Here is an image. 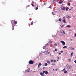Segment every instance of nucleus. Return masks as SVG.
<instances>
[{"instance_id":"ea45409f","label":"nucleus","mask_w":76,"mask_h":76,"mask_svg":"<svg viewBox=\"0 0 76 76\" xmlns=\"http://www.w3.org/2000/svg\"><path fill=\"white\" fill-rule=\"evenodd\" d=\"M74 37H76V34H75V35L74 36Z\"/></svg>"},{"instance_id":"c756f323","label":"nucleus","mask_w":76,"mask_h":76,"mask_svg":"<svg viewBox=\"0 0 76 76\" xmlns=\"http://www.w3.org/2000/svg\"><path fill=\"white\" fill-rule=\"evenodd\" d=\"M56 60H54L53 61V62H54V63H56Z\"/></svg>"},{"instance_id":"bb28decb","label":"nucleus","mask_w":76,"mask_h":76,"mask_svg":"<svg viewBox=\"0 0 76 76\" xmlns=\"http://www.w3.org/2000/svg\"><path fill=\"white\" fill-rule=\"evenodd\" d=\"M38 8L37 7L36 8V10H38Z\"/></svg>"},{"instance_id":"a19ab883","label":"nucleus","mask_w":76,"mask_h":76,"mask_svg":"<svg viewBox=\"0 0 76 76\" xmlns=\"http://www.w3.org/2000/svg\"><path fill=\"white\" fill-rule=\"evenodd\" d=\"M39 65H38V67H39Z\"/></svg>"},{"instance_id":"5fc2aeb1","label":"nucleus","mask_w":76,"mask_h":76,"mask_svg":"<svg viewBox=\"0 0 76 76\" xmlns=\"http://www.w3.org/2000/svg\"><path fill=\"white\" fill-rule=\"evenodd\" d=\"M38 6H37V7H38Z\"/></svg>"},{"instance_id":"79ce46f5","label":"nucleus","mask_w":76,"mask_h":76,"mask_svg":"<svg viewBox=\"0 0 76 76\" xmlns=\"http://www.w3.org/2000/svg\"><path fill=\"white\" fill-rule=\"evenodd\" d=\"M66 54H67V52H66Z\"/></svg>"},{"instance_id":"9b49d317","label":"nucleus","mask_w":76,"mask_h":76,"mask_svg":"<svg viewBox=\"0 0 76 76\" xmlns=\"http://www.w3.org/2000/svg\"><path fill=\"white\" fill-rule=\"evenodd\" d=\"M34 23H33V21H32L31 23L30 24L31 25H33Z\"/></svg>"},{"instance_id":"1a4fd4ad","label":"nucleus","mask_w":76,"mask_h":76,"mask_svg":"<svg viewBox=\"0 0 76 76\" xmlns=\"http://www.w3.org/2000/svg\"><path fill=\"white\" fill-rule=\"evenodd\" d=\"M47 63L48 64H50V62L49 61H47Z\"/></svg>"},{"instance_id":"a878e982","label":"nucleus","mask_w":76,"mask_h":76,"mask_svg":"<svg viewBox=\"0 0 76 76\" xmlns=\"http://www.w3.org/2000/svg\"><path fill=\"white\" fill-rule=\"evenodd\" d=\"M50 54V52H48L46 53V54Z\"/></svg>"},{"instance_id":"58836bf2","label":"nucleus","mask_w":76,"mask_h":76,"mask_svg":"<svg viewBox=\"0 0 76 76\" xmlns=\"http://www.w3.org/2000/svg\"><path fill=\"white\" fill-rule=\"evenodd\" d=\"M63 26H61V28H63Z\"/></svg>"},{"instance_id":"a18cd8bd","label":"nucleus","mask_w":76,"mask_h":76,"mask_svg":"<svg viewBox=\"0 0 76 76\" xmlns=\"http://www.w3.org/2000/svg\"><path fill=\"white\" fill-rule=\"evenodd\" d=\"M32 3H34V1H32Z\"/></svg>"},{"instance_id":"f8f14e48","label":"nucleus","mask_w":76,"mask_h":76,"mask_svg":"<svg viewBox=\"0 0 76 76\" xmlns=\"http://www.w3.org/2000/svg\"><path fill=\"white\" fill-rule=\"evenodd\" d=\"M71 18V17L70 16H68L67 17V18L68 19H70V18Z\"/></svg>"},{"instance_id":"4c0bfd02","label":"nucleus","mask_w":76,"mask_h":76,"mask_svg":"<svg viewBox=\"0 0 76 76\" xmlns=\"http://www.w3.org/2000/svg\"><path fill=\"white\" fill-rule=\"evenodd\" d=\"M55 51H57V49H55Z\"/></svg>"},{"instance_id":"c03bdc74","label":"nucleus","mask_w":76,"mask_h":76,"mask_svg":"<svg viewBox=\"0 0 76 76\" xmlns=\"http://www.w3.org/2000/svg\"><path fill=\"white\" fill-rule=\"evenodd\" d=\"M44 68H45V67H43V69H44Z\"/></svg>"},{"instance_id":"de8ad7c7","label":"nucleus","mask_w":76,"mask_h":76,"mask_svg":"<svg viewBox=\"0 0 76 76\" xmlns=\"http://www.w3.org/2000/svg\"><path fill=\"white\" fill-rule=\"evenodd\" d=\"M56 71H57V69H56Z\"/></svg>"},{"instance_id":"49530a36","label":"nucleus","mask_w":76,"mask_h":76,"mask_svg":"<svg viewBox=\"0 0 76 76\" xmlns=\"http://www.w3.org/2000/svg\"><path fill=\"white\" fill-rule=\"evenodd\" d=\"M48 50H47L46 52H48Z\"/></svg>"},{"instance_id":"412c9836","label":"nucleus","mask_w":76,"mask_h":76,"mask_svg":"<svg viewBox=\"0 0 76 76\" xmlns=\"http://www.w3.org/2000/svg\"><path fill=\"white\" fill-rule=\"evenodd\" d=\"M46 47V46H45L43 47V49H45V47Z\"/></svg>"},{"instance_id":"f3484780","label":"nucleus","mask_w":76,"mask_h":76,"mask_svg":"<svg viewBox=\"0 0 76 76\" xmlns=\"http://www.w3.org/2000/svg\"><path fill=\"white\" fill-rule=\"evenodd\" d=\"M48 65V64H47V63H46L45 64V66H47Z\"/></svg>"},{"instance_id":"aec40b11","label":"nucleus","mask_w":76,"mask_h":76,"mask_svg":"<svg viewBox=\"0 0 76 76\" xmlns=\"http://www.w3.org/2000/svg\"><path fill=\"white\" fill-rule=\"evenodd\" d=\"M52 65H53V66H55V65H56V64L54 63H53L52 64Z\"/></svg>"},{"instance_id":"37998d69","label":"nucleus","mask_w":76,"mask_h":76,"mask_svg":"<svg viewBox=\"0 0 76 76\" xmlns=\"http://www.w3.org/2000/svg\"><path fill=\"white\" fill-rule=\"evenodd\" d=\"M59 55H61V53H59Z\"/></svg>"},{"instance_id":"ddd939ff","label":"nucleus","mask_w":76,"mask_h":76,"mask_svg":"<svg viewBox=\"0 0 76 76\" xmlns=\"http://www.w3.org/2000/svg\"><path fill=\"white\" fill-rule=\"evenodd\" d=\"M31 6H32L33 7H34V4H33V3H32L31 4Z\"/></svg>"},{"instance_id":"e433bc0d","label":"nucleus","mask_w":76,"mask_h":76,"mask_svg":"<svg viewBox=\"0 0 76 76\" xmlns=\"http://www.w3.org/2000/svg\"><path fill=\"white\" fill-rule=\"evenodd\" d=\"M74 62H75V63H76V60Z\"/></svg>"},{"instance_id":"5701e85b","label":"nucleus","mask_w":76,"mask_h":76,"mask_svg":"<svg viewBox=\"0 0 76 76\" xmlns=\"http://www.w3.org/2000/svg\"><path fill=\"white\" fill-rule=\"evenodd\" d=\"M59 3H60V4H61L62 3V1H59Z\"/></svg>"},{"instance_id":"f704fd0d","label":"nucleus","mask_w":76,"mask_h":76,"mask_svg":"<svg viewBox=\"0 0 76 76\" xmlns=\"http://www.w3.org/2000/svg\"><path fill=\"white\" fill-rule=\"evenodd\" d=\"M59 59V57H58L57 58V60H58Z\"/></svg>"},{"instance_id":"3c124183","label":"nucleus","mask_w":76,"mask_h":76,"mask_svg":"<svg viewBox=\"0 0 76 76\" xmlns=\"http://www.w3.org/2000/svg\"><path fill=\"white\" fill-rule=\"evenodd\" d=\"M71 10V9H69V10Z\"/></svg>"},{"instance_id":"a211bd4d","label":"nucleus","mask_w":76,"mask_h":76,"mask_svg":"<svg viewBox=\"0 0 76 76\" xmlns=\"http://www.w3.org/2000/svg\"><path fill=\"white\" fill-rule=\"evenodd\" d=\"M58 20H59V21L60 22V21H61V19L60 18L59 19H58Z\"/></svg>"},{"instance_id":"9d476101","label":"nucleus","mask_w":76,"mask_h":76,"mask_svg":"<svg viewBox=\"0 0 76 76\" xmlns=\"http://www.w3.org/2000/svg\"><path fill=\"white\" fill-rule=\"evenodd\" d=\"M66 20L65 19H64V20H63V22H64V23H66V21H65Z\"/></svg>"},{"instance_id":"7ed1b4c3","label":"nucleus","mask_w":76,"mask_h":76,"mask_svg":"<svg viewBox=\"0 0 76 76\" xmlns=\"http://www.w3.org/2000/svg\"><path fill=\"white\" fill-rule=\"evenodd\" d=\"M43 73H45V74H46V75L48 74V72L47 71H43Z\"/></svg>"},{"instance_id":"09e8293b","label":"nucleus","mask_w":76,"mask_h":76,"mask_svg":"<svg viewBox=\"0 0 76 76\" xmlns=\"http://www.w3.org/2000/svg\"><path fill=\"white\" fill-rule=\"evenodd\" d=\"M71 41H72V39H70Z\"/></svg>"},{"instance_id":"0eeeda50","label":"nucleus","mask_w":76,"mask_h":76,"mask_svg":"<svg viewBox=\"0 0 76 76\" xmlns=\"http://www.w3.org/2000/svg\"><path fill=\"white\" fill-rule=\"evenodd\" d=\"M17 22L16 21H15V20L14 21V24H17Z\"/></svg>"},{"instance_id":"f257e3e1","label":"nucleus","mask_w":76,"mask_h":76,"mask_svg":"<svg viewBox=\"0 0 76 76\" xmlns=\"http://www.w3.org/2000/svg\"><path fill=\"white\" fill-rule=\"evenodd\" d=\"M28 63L30 64H34V61L32 60H30L29 61Z\"/></svg>"},{"instance_id":"393cba45","label":"nucleus","mask_w":76,"mask_h":76,"mask_svg":"<svg viewBox=\"0 0 76 76\" xmlns=\"http://www.w3.org/2000/svg\"><path fill=\"white\" fill-rule=\"evenodd\" d=\"M53 60H50V61H51V62H52V63L53 62Z\"/></svg>"},{"instance_id":"473e14b6","label":"nucleus","mask_w":76,"mask_h":76,"mask_svg":"<svg viewBox=\"0 0 76 76\" xmlns=\"http://www.w3.org/2000/svg\"><path fill=\"white\" fill-rule=\"evenodd\" d=\"M61 53H63V50H61Z\"/></svg>"},{"instance_id":"8fccbe9b","label":"nucleus","mask_w":76,"mask_h":76,"mask_svg":"<svg viewBox=\"0 0 76 76\" xmlns=\"http://www.w3.org/2000/svg\"><path fill=\"white\" fill-rule=\"evenodd\" d=\"M53 70H54V69H53Z\"/></svg>"},{"instance_id":"b1692460","label":"nucleus","mask_w":76,"mask_h":76,"mask_svg":"<svg viewBox=\"0 0 76 76\" xmlns=\"http://www.w3.org/2000/svg\"><path fill=\"white\" fill-rule=\"evenodd\" d=\"M68 61H71V59H69Z\"/></svg>"},{"instance_id":"6e6552de","label":"nucleus","mask_w":76,"mask_h":76,"mask_svg":"<svg viewBox=\"0 0 76 76\" xmlns=\"http://www.w3.org/2000/svg\"><path fill=\"white\" fill-rule=\"evenodd\" d=\"M66 26L68 28H71V26L70 25H67Z\"/></svg>"},{"instance_id":"cd10ccee","label":"nucleus","mask_w":76,"mask_h":76,"mask_svg":"<svg viewBox=\"0 0 76 76\" xmlns=\"http://www.w3.org/2000/svg\"><path fill=\"white\" fill-rule=\"evenodd\" d=\"M54 45H55L57 46V43H55L54 44Z\"/></svg>"},{"instance_id":"2f4dec72","label":"nucleus","mask_w":76,"mask_h":76,"mask_svg":"<svg viewBox=\"0 0 76 76\" xmlns=\"http://www.w3.org/2000/svg\"><path fill=\"white\" fill-rule=\"evenodd\" d=\"M48 43H47L46 44V45H48Z\"/></svg>"},{"instance_id":"dca6fc26","label":"nucleus","mask_w":76,"mask_h":76,"mask_svg":"<svg viewBox=\"0 0 76 76\" xmlns=\"http://www.w3.org/2000/svg\"><path fill=\"white\" fill-rule=\"evenodd\" d=\"M67 71H66V70H65L64 71V73H67Z\"/></svg>"},{"instance_id":"39448f33","label":"nucleus","mask_w":76,"mask_h":76,"mask_svg":"<svg viewBox=\"0 0 76 76\" xmlns=\"http://www.w3.org/2000/svg\"><path fill=\"white\" fill-rule=\"evenodd\" d=\"M60 32L61 33H62V34H65V32H64V31L63 30L60 31Z\"/></svg>"},{"instance_id":"c85d7f7f","label":"nucleus","mask_w":76,"mask_h":76,"mask_svg":"<svg viewBox=\"0 0 76 76\" xmlns=\"http://www.w3.org/2000/svg\"><path fill=\"white\" fill-rule=\"evenodd\" d=\"M71 56H73V52H72V53H71Z\"/></svg>"},{"instance_id":"2eb2a0df","label":"nucleus","mask_w":76,"mask_h":76,"mask_svg":"<svg viewBox=\"0 0 76 76\" xmlns=\"http://www.w3.org/2000/svg\"><path fill=\"white\" fill-rule=\"evenodd\" d=\"M69 9V7H67V8H66V11H67V10H68V9Z\"/></svg>"},{"instance_id":"20e7f679","label":"nucleus","mask_w":76,"mask_h":76,"mask_svg":"<svg viewBox=\"0 0 76 76\" xmlns=\"http://www.w3.org/2000/svg\"><path fill=\"white\" fill-rule=\"evenodd\" d=\"M61 10H64L65 9V7H61Z\"/></svg>"},{"instance_id":"72a5a7b5","label":"nucleus","mask_w":76,"mask_h":76,"mask_svg":"<svg viewBox=\"0 0 76 76\" xmlns=\"http://www.w3.org/2000/svg\"><path fill=\"white\" fill-rule=\"evenodd\" d=\"M49 8H50V9H51V6H50L49 7Z\"/></svg>"},{"instance_id":"4be33fe9","label":"nucleus","mask_w":76,"mask_h":76,"mask_svg":"<svg viewBox=\"0 0 76 76\" xmlns=\"http://www.w3.org/2000/svg\"><path fill=\"white\" fill-rule=\"evenodd\" d=\"M39 66H41V65H42V64H41V63H39Z\"/></svg>"},{"instance_id":"f03ea898","label":"nucleus","mask_w":76,"mask_h":76,"mask_svg":"<svg viewBox=\"0 0 76 76\" xmlns=\"http://www.w3.org/2000/svg\"><path fill=\"white\" fill-rule=\"evenodd\" d=\"M61 42L62 43V45H65V42H64V41H61Z\"/></svg>"},{"instance_id":"864d4df0","label":"nucleus","mask_w":76,"mask_h":76,"mask_svg":"<svg viewBox=\"0 0 76 76\" xmlns=\"http://www.w3.org/2000/svg\"><path fill=\"white\" fill-rule=\"evenodd\" d=\"M69 6H70V4H69Z\"/></svg>"},{"instance_id":"6e6d98bb","label":"nucleus","mask_w":76,"mask_h":76,"mask_svg":"<svg viewBox=\"0 0 76 76\" xmlns=\"http://www.w3.org/2000/svg\"><path fill=\"white\" fill-rule=\"evenodd\" d=\"M57 61H58V60H57Z\"/></svg>"},{"instance_id":"c9c22d12","label":"nucleus","mask_w":76,"mask_h":76,"mask_svg":"<svg viewBox=\"0 0 76 76\" xmlns=\"http://www.w3.org/2000/svg\"><path fill=\"white\" fill-rule=\"evenodd\" d=\"M68 67H69V68H70V67H71V66H68Z\"/></svg>"},{"instance_id":"603ef678","label":"nucleus","mask_w":76,"mask_h":76,"mask_svg":"<svg viewBox=\"0 0 76 76\" xmlns=\"http://www.w3.org/2000/svg\"><path fill=\"white\" fill-rule=\"evenodd\" d=\"M43 53H45V51L43 52Z\"/></svg>"},{"instance_id":"4468645a","label":"nucleus","mask_w":76,"mask_h":76,"mask_svg":"<svg viewBox=\"0 0 76 76\" xmlns=\"http://www.w3.org/2000/svg\"><path fill=\"white\" fill-rule=\"evenodd\" d=\"M52 15H55V14L54 13V12H53L52 13Z\"/></svg>"},{"instance_id":"6ab92c4d","label":"nucleus","mask_w":76,"mask_h":76,"mask_svg":"<svg viewBox=\"0 0 76 76\" xmlns=\"http://www.w3.org/2000/svg\"><path fill=\"white\" fill-rule=\"evenodd\" d=\"M67 48V46H65L63 47V48Z\"/></svg>"},{"instance_id":"7c9ffc66","label":"nucleus","mask_w":76,"mask_h":76,"mask_svg":"<svg viewBox=\"0 0 76 76\" xmlns=\"http://www.w3.org/2000/svg\"><path fill=\"white\" fill-rule=\"evenodd\" d=\"M65 69H66L65 68H64L62 70V72H63L64 70H65Z\"/></svg>"},{"instance_id":"423d86ee","label":"nucleus","mask_w":76,"mask_h":76,"mask_svg":"<svg viewBox=\"0 0 76 76\" xmlns=\"http://www.w3.org/2000/svg\"><path fill=\"white\" fill-rule=\"evenodd\" d=\"M40 74L42 76H44V73L41 72Z\"/></svg>"}]
</instances>
